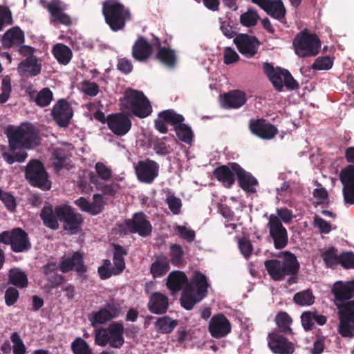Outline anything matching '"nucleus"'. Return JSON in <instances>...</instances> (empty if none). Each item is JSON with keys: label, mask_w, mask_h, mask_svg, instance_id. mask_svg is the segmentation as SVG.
<instances>
[{"label": "nucleus", "mask_w": 354, "mask_h": 354, "mask_svg": "<svg viewBox=\"0 0 354 354\" xmlns=\"http://www.w3.org/2000/svg\"><path fill=\"white\" fill-rule=\"evenodd\" d=\"M6 134L8 145H0V151L3 159L9 165L24 162L28 156L27 150L34 149L41 144L39 130L30 123L8 127Z\"/></svg>", "instance_id": "obj_1"}, {"label": "nucleus", "mask_w": 354, "mask_h": 354, "mask_svg": "<svg viewBox=\"0 0 354 354\" xmlns=\"http://www.w3.org/2000/svg\"><path fill=\"white\" fill-rule=\"evenodd\" d=\"M282 260L269 259L264 262V266L270 278L280 281L289 277L287 283L291 286L298 281L300 264L297 257L290 251H285Z\"/></svg>", "instance_id": "obj_2"}, {"label": "nucleus", "mask_w": 354, "mask_h": 354, "mask_svg": "<svg viewBox=\"0 0 354 354\" xmlns=\"http://www.w3.org/2000/svg\"><path fill=\"white\" fill-rule=\"evenodd\" d=\"M102 15L111 30H122L131 19L129 10L118 0H105L102 2Z\"/></svg>", "instance_id": "obj_3"}, {"label": "nucleus", "mask_w": 354, "mask_h": 354, "mask_svg": "<svg viewBox=\"0 0 354 354\" xmlns=\"http://www.w3.org/2000/svg\"><path fill=\"white\" fill-rule=\"evenodd\" d=\"M122 110H128L139 118H145L152 113L149 100L142 91L131 89L127 91L120 101Z\"/></svg>", "instance_id": "obj_4"}, {"label": "nucleus", "mask_w": 354, "mask_h": 354, "mask_svg": "<svg viewBox=\"0 0 354 354\" xmlns=\"http://www.w3.org/2000/svg\"><path fill=\"white\" fill-rule=\"evenodd\" d=\"M263 70L274 88L279 92H282L284 86L290 91L299 87V83L287 69L279 66L274 67L272 64L265 62L263 64Z\"/></svg>", "instance_id": "obj_5"}, {"label": "nucleus", "mask_w": 354, "mask_h": 354, "mask_svg": "<svg viewBox=\"0 0 354 354\" xmlns=\"http://www.w3.org/2000/svg\"><path fill=\"white\" fill-rule=\"evenodd\" d=\"M292 45L299 57H314L319 52L321 41L315 34L309 33L305 28L295 36Z\"/></svg>", "instance_id": "obj_6"}, {"label": "nucleus", "mask_w": 354, "mask_h": 354, "mask_svg": "<svg viewBox=\"0 0 354 354\" xmlns=\"http://www.w3.org/2000/svg\"><path fill=\"white\" fill-rule=\"evenodd\" d=\"M152 229L150 221L142 212L133 214L131 218L125 220L118 225V230L121 234H138L145 238L151 235Z\"/></svg>", "instance_id": "obj_7"}, {"label": "nucleus", "mask_w": 354, "mask_h": 354, "mask_svg": "<svg viewBox=\"0 0 354 354\" xmlns=\"http://www.w3.org/2000/svg\"><path fill=\"white\" fill-rule=\"evenodd\" d=\"M0 243L10 245L16 253L26 252L32 247L28 233L20 227L0 233Z\"/></svg>", "instance_id": "obj_8"}, {"label": "nucleus", "mask_w": 354, "mask_h": 354, "mask_svg": "<svg viewBox=\"0 0 354 354\" xmlns=\"http://www.w3.org/2000/svg\"><path fill=\"white\" fill-rule=\"evenodd\" d=\"M25 176L29 183L42 190H49L51 183L43 163L36 159L30 160L26 167Z\"/></svg>", "instance_id": "obj_9"}, {"label": "nucleus", "mask_w": 354, "mask_h": 354, "mask_svg": "<svg viewBox=\"0 0 354 354\" xmlns=\"http://www.w3.org/2000/svg\"><path fill=\"white\" fill-rule=\"evenodd\" d=\"M60 222L63 223V229L71 234H75L81 230L84 223L82 215L75 212L73 208L66 204H63V208L57 212Z\"/></svg>", "instance_id": "obj_10"}, {"label": "nucleus", "mask_w": 354, "mask_h": 354, "mask_svg": "<svg viewBox=\"0 0 354 354\" xmlns=\"http://www.w3.org/2000/svg\"><path fill=\"white\" fill-rule=\"evenodd\" d=\"M267 226L275 249L281 250L286 248L288 243V232L279 218L275 214H270Z\"/></svg>", "instance_id": "obj_11"}, {"label": "nucleus", "mask_w": 354, "mask_h": 354, "mask_svg": "<svg viewBox=\"0 0 354 354\" xmlns=\"http://www.w3.org/2000/svg\"><path fill=\"white\" fill-rule=\"evenodd\" d=\"M59 270L62 273L75 270L79 277L85 279L88 268L84 263L83 253L76 251L71 256L63 257L59 263Z\"/></svg>", "instance_id": "obj_12"}, {"label": "nucleus", "mask_w": 354, "mask_h": 354, "mask_svg": "<svg viewBox=\"0 0 354 354\" xmlns=\"http://www.w3.org/2000/svg\"><path fill=\"white\" fill-rule=\"evenodd\" d=\"M51 115L59 127L67 128L73 117V110L66 100L59 99L54 104Z\"/></svg>", "instance_id": "obj_13"}, {"label": "nucleus", "mask_w": 354, "mask_h": 354, "mask_svg": "<svg viewBox=\"0 0 354 354\" xmlns=\"http://www.w3.org/2000/svg\"><path fill=\"white\" fill-rule=\"evenodd\" d=\"M41 3L43 7L50 13L51 24L59 23L66 26L73 24L71 17L64 12L65 8L60 0H52L49 3L41 0Z\"/></svg>", "instance_id": "obj_14"}, {"label": "nucleus", "mask_w": 354, "mask_h": 354, "mask_svg": "<svg viewBox=\"0 0 354 354\" xmlns=\"http://www.w3.org/2000/svg\"><path fill=\"white\" fill-rule=\"evenodd\" d=\"M158 117L154 120V126L156 129L161 133H167V124L174 126L175 129L177 126L185 121V118L182 115L177 113L174 109H167L160 111Z\"/></svg>", "instance_id": "obj_15"}, {"label": "nucleus", "mask_w": 354, "mask_h": 354, "mask_svg": "<svg viewBox=\"0 0 354 354\" xmlns=\"http://www.w3.org/2000/svg\"><path fill=\"white\" fill-rule=\"evenodd\" d=\"M135 171L140 182L150 184L158 176L159 165L151 159L140 160L135 167Z\"/></svg>", "instance_id": "obj_16"}, {"label": "nucleus", "mask_w": 354, "mask_h": 354, "mask_svg": "<svg viewBox=\"0 0 354 354\" xmlns=\"http://www.w3.org/2000/svg\"><path fill=\"white\" fill-rule=\"evenodd\" d=\"M199 295V271L194 272L192 281L189 282L183 290L180 297L181 306L186 310L193 308Z\"/></svg>", "instance_id": "obj_17"}, {"label": "nucleus", "mask_w": 354, "mask_h": 354, "mask_svg": "<svg viewBox=\"0 0 354 354\" xmlns=\"http://www.w3.org/2000/svg\"><path fill=\"white\" fill-rule=\"evenodd\" d=\"M238 50L245 57L252 58L257 53L260 46L259 40L254 36L240 34L234 39Z\"/></svg>", "instance_id": "obj_18"}, {"label": "nucleus", "mask_w": 354, "mask_h": 354, "mask_svg": "<svg viewBox=\"0 0 354 354\" xmlns=\"http://www.w3.org/2000/svg\"><path fill=\"white\" fill-rule=\"evenodd\" d=\"M107 125L115 135L122 136L129 131L132 124L127 115L119 113H111L107 116Z\"/></svg>", "instance_id": "obj_19"}, {"label": "nucleus", "mask_w": 354, "mask_h": 354, "mask_svg": "<svg viewBox=\"0 0 354 354\" xmlns=\"http://www.w3.org/2000/svg\"><path fill=\"white\" fill-rule=\"evenodd\" d=\"M249 129L252 134L263 140H270L278 133L277 128L265 119L251 120Z\"/></svg>", "instance_id": "obj_20"}, {"label": "nucleus", "mask_w": 354, "mask_h": 354, "mask_svg": "<svg viewBox=\"0 0 354 354\" xmlns=\"http://www.w3.org/2000/svg\"><path fill=\"white\" fill-rule=\"evenodd\" d=\"M208 330L212 337L221 339L231 332L232 326L230 321L224 315L217 314L210 319Z\"/></svg>", "instance_id": "obj_21"}, {"label": "nucleus", "mask_w": 354, "mask_h": 354, "mask_svg": "<svg viewBox=\"0 0 354 354\" xmlns=\"http://www.w3.org/2000/svg\"><path fill=\"white\" fill-rule=\"evenodd\" d=\"M232 169L234 170L239 187L248 193L256 192L255 186L258 185L257 180L250 172L245 171L237 162H233Z\"/></svg>", "instance_id": "obj_22"}, {"label": "nucleus", "mask_w": 354, "mask_h": 354, "mask_svg": "<svg viewBox=\"0 0 354 354\" xmlns=\"http://www.w3.org/2000/svg\"><path fill=\"white\" fill-rule=\"evenodd\" d=\"M263 9L268 15L283 22L286 13L281 0H257L253 2Z\"/></svg>", "instance_id": "obj_23"}, {"label": "nucleus", "mask_w": 354, "mask_h": 354, "mask_svg": "<svg viewBox=\"0 0 354 354\" xmlns=\"http://www.w3.org/2000/svg\"><path fill=\"white\" fill-rule=\"evenodd\" d=\"M62 208L63 204L53 207L52 205L46 203L41 209L39 214L44 225L50 230H58L59 227V221H60L61 216H58L59 213L57 212Z\"/></svg>", "instance_id": "obj_24"}, {"label": "nucleus", "mask_w": 354, "mask_h": 354, "mask_svg": "<svg viewBox=\"0 0 354 354\" xmlns=\"http://www.w3.org/2000/svg\"><path fill=\"white\" fill-rule=\"evenodd\" d=\"M93 201L90 202L84 197H80L74 201V203L80 207L82 212L88 213L95 216L100 214L103 209L105 202L103 201L102 194H95L93 196Z\"/></svg>", "instance_id": "obj_25"}, {"label": "nucleus", "mask_w": 354, "mask_h": 354, "mask_svg": "<svg viewBox=\"0 0 354 354\" xmlns=\"http://www.w3.org/2000/svg\"><path fill=\"white\" fill-rule=\"evenodd\" d=\"M268 346L270 350L277 354H292L294 348L290 342L283 335L272 333L269 334Z\"/></svg>", "instance_id": "obj_26"}, {"label": "nucleus", "mask_w": 354, "mask_h": 354, "mask_svg": "<svg viewBox=\"0 0 354 354\" xmlns=\"http://www.w3.org/2000/svg\"><path fill=\"white\" fill-rule=\"evenodd\" d=\"M149 310L156 315H163L169 308V298L160 292L151 294L147 304Z\"/></svg>", "instance_id": "obj_27"}, {"label": "nucleus", "mask_w": 354, "mask_h": 354, "mask_svg": "<svg viewBox=\"0 0 354 354\" xmlns=\"http://www.w3.org/2000/svg\"><path fill=\"white\" fill-rule=\"evenodd\" d=\"M152 44L144 37L140 36L132 46V57L138 62H145L151 55Z\"/></svg>", "instance_id": "obj_28"}, {"label": "nucleus", "mask_w": 354, "mask_h": 354, "mask_svg": "<svg viewBox=\"0 0 354 354\" xmlns=\"http://www.w3.org/2000/svg\"><path fill=\"white\" fill-rule=\"evenodd\" d=\"M332 293L339 301L348 300L354 297V279L348 281H339L333 286Z\"/></svg>", "instance_id": "obj_29"}, {"label": "nucleus", "mask_w": 354, "mask_h": 354, "mask_svg": "<svg viewBox=\"0 0 354 354\" xmlns=\"http://www.w3.org/2000/svg\"><path fill=\"white\" fill-rule=\"evenodd\" d=\"M154 46L158 47V51L156 54V58L160 63L168 68H174L177 62V56L174 50L161 46V42L159 38H155Z\"/></svg>", "instance_id": "obj_30"}, {"label": "nucleus", "mask_w": 354, "mask_h": 354, "mask_svg": "<svg viewBox=\"0 0 354 354\" xmlns=\"http://www.w3.org/2000/svg\"><path fill=\"white\" fill-rule=\"evenodd\" d=\"M221 97V104L225 109H238L246 103L245 93L239 90L231 91Z\"/></svg>", "instance_id": "obj_31"}, {"label": "nucleus", "mask_w": 354, "mask_h": 354, "mask_svg": "<svg viewBox=\"0 0 354 354\" xmlns=\"http://www.w3.org/2000/svg\"><path fill=\"white\" fill-rule=\"evenodd\" d=\"M58 269L59 264H57V263L53 261H48L41 268L43 274L52 288H58L65 280L62 274L57 273Z\"/></svg>", "instance_id": "obj_32"}, {"label": "nucleus", "mask_w": 354, "mask_h": 354, "mask_svg": "<svg viewBox=\"0 0 354 354\" xmlns=\"http://www.w3.org/2000/svg\"><path fill=\"white\" fill-rule=\"evenodd\" d=\"M232 164L233 162H230L227 165H221L213 171L214 178L227 188L231 187L235 183V174L232 169Z\"/></svg>", "instance_id": "obj_33"}, {"label": "nucleus", "mask_w": 354, "mask_h": 354, "mask_svg": "<svg viewBox=\"0 0 354 354\" xmlns=\"http://www.w3.org/2000/svg\"><path fill=\"white\" fill-rule=\"evenodd\" d=\"M41 65L35 56H29L18 65V72L23 76L34 77L41 73Z\"/></svg>", "instance_id": "obj_34"}, {"label": "nucleus", "mask_w": 354, "mask_h": 354, "mask_svg": "<svg viewBox=\"0 0 354 354\" xmlns=\"http://www.w3.org/2000/svg\"><path fill=\"white\" fill-rule=\"evenodd\" d=\"M188 283L187 277L185 274L181 271H172L167 278L166 286L167 288L174 294L181 290Z\"/></svg>", "instance_id": "obj_35"}, {"label": "nucleus", "mask_w": 354, "mask_h": 354, "mask_svg": "<svg viewBox=\"0 0 354 354\" xmlns=\"http://www.w3.org/2000/svg\"><path fill=\"white\" fill-rule=\"evenodd\" d=\"M109 344L112 348H120L124 343V326L120 322H114L108 328Z\"/></svg>", "instance_id": "obj_36"}, {"label": "nucleus", "mask_w": 354, "mask_h": 354, "mask_svg": "<svg viewBox=\"0 0 354 354\" xmlns=\"http://www.w3.org/2000/svg\"><path fill=\"white\" fill-rule=\"evenodd\" d=\"M24 33L19 27L8 30L2 37L1 43L5 48L20 46L24 42Z\"/></svg>", "instance_id": "obj_37"}, {"label": "nucleus", "mask_w": 354, "mask_h": 354, "mask_svg": "<svg viewBox=\"0 0 354 354\" xmlns=\"http://www.w3.org/2000/svg\"><path fill=\"white\" fill-rule=\"evenodd\" d=\"M30 100L40 107L48 106L53 100V93L49 88H43L41 91L31 90L28 92Z\"/></svg>", "instance_id": "obj_38"}, {"label": "nucleus", "mask_w": 354, "mask_h": 354, "mask_svg": "<svg viewBox=\"0 0 354 354\" xmlns=\"http://www.w3.org/2000/svg\"><path fill=\"white\" fill-rule=\"evenodd\" d=\"M113 261L115 270V275L120 274L125 268L124 257L128 254V251L123 246L119 244H113Z\"/></svg>", "instance_id": "obj_39"}, {"label": "nucleus", "mask_w": 354, "mask_h": 354, "mask_svg": "<svg viewBox=\"0 0 354 354\" xmlns=\"http://www.w3.org/2000/svg\"><path fill=\"white\" fill-rule=\"evenodd\" d=\"M178 321L172 319L169 316L158 317L154 323L157 332L162 334H169L177 326Z\"/></svg>", "instance_id": "obj_40"}, {"label": "nucleus", "mask_w": 354, "mask_h": 354, "mask_svg": "<svg viewBox=\"0 0 354 354\" xmlns=\"http://www.w3.org/2000/svg\"><path fill=\"white\" fill-rule=\"evenodd\" d=\"M169 270V264L167 258L164 256L158 257L151 264L150 272L153 278L161 277L164 276Z\"/></svg>", "instance_id": "obj_41"}, {"label": "nucleus", "mask_w": 354, "mask_h": 354, "mask_svg": "<svg viewBox=\"0 0 354 354\" xmlns=\"http://www.w3.org/2000/svg\"><path fill=\"white\" fill-rule=\"evenodd\" d=\"M53 53L59 63L66 65L71 61L73 53L69 47L63 44H57L53 48Z\"/></svg>", "instance_id": "obj_42"}, {"label": "nucleus", "mask_w": 354, "mask_h": 354, "mask_svg": "<svg viewBox=\"0 0 354 354\" xmlns=\"http://www.w3.org/2000/svg\"><path fill=\"white\" fill-rule=\"evenodd\" d=\"M169 253L170 261L173 266L180 267L185 264V252L180 245L177 243L171 244L169 246Z\"/></svg>", "instance_id": "obj_43"}, {"label": "nucleus", "mask_w": 354, "mask_h": 354, "mask_svg": "<svg viewBox=\"0 0 354 354\" xmlns=\"http://www.w3.org/2000/svg\"><path fill=\"white\" fill-rule=\"evenodd\" d=\"M9 283L19 288H25L28 285V278L25 272L19 270H11L9 273Z\"/></svg>", "instance_id": "obj_44"}, {"label": "nucleus", "mask_w": 354, "mask_h": 354, "mask_svg": "<svg viewBox=\"0 0 354 354\" xmlns=\"http://www.w3.org/2000/svg\"><path fill=\"white\" fill-rule=\"evenodd\" d=\"M88 319L91 322V325L95 327L98 324H104L113 319V316L106 308H103L97 312L93 313Z\"/></svg>", "instance_id": "obj_45"}, {"label": "nucleus", "mask_w": 354, "mask_h": 354, "mask_svg": "<svg viewBox=\"0 0 354 354\" xmlns=\"http://www.w3.org/2000/svg\"><path fill=\"white\" fill-rule=\"evenodd\" d=\"M260 17L254 8L248 10L240 16V23L245 27H252L257 25Z\"/></svg>", "instance_id": "obj_46"}, {"label": "nucleus", "mask_w": 354, "mask_h": 354, "mask_svg": "<svg viewBox=\"0 0 354 354\" xmlns=\"http://www.w3.org/2000/svg\"><path fill=\"white\" fill-rule=\"evenodd\" d=\"M53 165L56 170L59 171L63 168H68V157L64 149H56L53 153Z\"/></svg>", "instance_id": "obj_47"}, {"label": "nucleus", "mask_w": 354, "mask_h": 354, "mask_svg": "<svg viewBox=\"0 0 354 354\" xmlns=\"http://www.w3.org/2000/svg\"><path fill=\"white\" fill-rule=\"evenodd\" d=\"M339 177L343 187H354V165H349L344 168Z\"/></svg>", "instance_id": "obj_48"}, {"label": "nucleus", "mask_w": 354, "mask_h": 354, "mask_svg": "<svg viewBox=\"0 0 354 354\" xmlns=\"http://www.w3.org/2000/svg\"><path fill=\"white\" fill-rule=\"evenodd\" d=\"M337 307L339 309L340 317L354 324V301H349L341 305L337 304Z\"/></svg>", "instance_id": "obj_49"}, {"label": "nucleus", "mask_w": 354, "mask_h": 354, "mask_svg": "<svg viewBox=\"0 0 354 354\" xmlns=\"http://www.w3.org/2000/svg\"><path fill=\"white\" fill-rule=\"evenodd\" d=\"M295 304L299 306H310L315 301V297L312 290L308 289L304 291L297 292L293 297Z\"/></svg>", "instance_id": "obj_50"}, {"label": "nucleus", "mask_w": 354, "mask_h": 354, "mask_svg": "<svg viewBox=\"0 0 354 354\" xmlns=\"http://www.w3.org/2000/svg\"><path fill=\"white\" fill-rule=\"evenodd\" d=\"M178 139L187 144L192 141L193 133L189 127L182 122L174 129Z\"/></svg>", "instance_id": "obj_51"}, {"label": "nucleus", "mask_w": 354, "mask_h": 354, "mask_svg": "<svg viewBox=\"0 0 354 354\" xmlns=\"http://www.w3.org/2000/svg\"><path fill=\"white\" fill-rule=\"evenodd\" d=\"M322 257L328 268H332L339 263V256L337 254V250L334 247L329 248L324 252L322 254Z\"/></svg>", "instance_id": "obj_52"}, {"label": "nucleus", "mask_w": 354, "mask_h": 354, "mask_svg": "<svg viewBox=\"0 0 354 354\" xmlns=\"http://www.w3.org/2000/svg\"><path fill=\"white\" fill-rule=\"evenodd\" d=\"M292 322L290 317L285 312H280L276 317V323L281 331L285 333H291L290 324Z\"/></svg>", "instance_id": "obj_53"}, {"label": "nucleus", "mask_w": 354, "mask_h": 354, "mask_svg": "<svg viewBox=\"0 0 354 354\" xmlns=\"http://www.w3.org/2000/svg\"><path fill=\"white\" fill-rule=\"evenodd\" d=\"M351 324V322L339 317L338 332L342 337H353L354 336V326Z\"/></svg>", "instance_id": "obj_54"}, {"label": "nucleus", "mask_w": 354, "mask_h": 354, "mask_svg": "<svg viewBox=\"0 0 354 354\" xmlns=\"http://www.w3.org/2000/svg\"><path fill=\"white\" fill-rule=\"evenodd\" d=\"M174 232L188 243L192 242L196 236L195 232L184 225H176Z\"/></svg>", "instance_id": "obj_55"}, {"label": "nucleus", "mask_w": 354, "mask_h": 354, "mask_svg": "<svg viewBox=\"0 0 354 354\" xmlns=\"http://www.w3.org/2000/svg\"><path fill=\"white\" fill-rule=\"evenodd\" d=\"M333 65V58L329 56L318 57L312 65L314 70H328Z\"/></svg>", "instance_id": "obj_56"}, {"label": "nucleus", "mask_w": 354, "mask_h": 354, "mask_svg": "<svg viewBox=\"0 0 354 354\" xmlns=\"http://www.w3.org/2000/svg\"><path fill=\"white\" fill-rule=\"evenodd\" d=\"M71 350L74 354H83L92 351L87 342L81 337H77L72 342Z\"/></svg>", "instance_id": "obj_57"}, {"label": "nucleus", "mask_w": 354, "mask_h": 354, "mask_svg": "<svg viewBox=\"0 0 354 354\" xmlns=\"http://www.w3.org/2000/svg\"><path fill=\"white\" fill-rule=\"evenodd\" d=\"M167 139V137H163L162 138H156L153 141V149L157 154L165 156L170 153V147L165 142Z\"/></svg>", "instance_id": "obj_58"}, {"label": "nucleus", "mask_w": 354, "mask_h": 354, "mask_svg": "<svg viewBox=\"0 0 354 354\" xmlns=\"http://www.w3.org/2000/svg\"><path fill=\"white\" fill-rule=\"evenodd\" d=\"M1 93L0 94V104L6 103L10 97L12 91L10 78L6 76L1 81Z\"/></svg>", "instance_id": "obj_59"}, {"label": "nucleus", "mask_w": 354, "mask_h": 354, "mask_svg": "<svg viewBox=\"0 0 354 354\" xmlns=\"http://www.w3.org/2000/svg\"><path fill=\"white\" fill-rule=\"evenodd\" d=\"M82 91L88 96L95 97L99 93L100 88L95 82L84 80L82 82Z\"/></svg>", "instance_id": "obj_60"}, {"label": "nucleus", "mask_w": 354, "mask_h": 354, "mask_svg": "<svg viewBox=\"0 0 354 354\" xmlns=\"http://www.w3.org/2000/svg\"><path fill=\"white\" fill-rule=\"evenodd\" d=\"M95 169L102 180H109L112 176L111 169L103 162H97L95 165Z\"/></svg>", "instance_id": "obj_61"}, {"label": "nucleus", "mask_w": 354, "mask_h": 354, "mask_svg": "<svg viewBox=\"0 0 354 354\" xmlns=\"http://www.w3.org/2000/svg\"><path fill=\"white\" fill-rule=\"evenodd\" d=\"M339 263L346 269L354 268V254L352 252H343L339 255Z\"/></svg>", "instance_id": "obj_62"}, {"label": "nucleus", "mask_w": 354, "mask_h": 354, "mask_svg": "<svg viewBox=\"0 0 354 354\" xmlns=\"http://www.w3.org/2000/svg\"><path fill=\"white\" fill-rule=\"evenodd\" d=\"M12 18L10 9L3 6H0V31L5 24H12Z\"/></svg>", "instance_id": "obj_63"}, {"label": "nucleus", "mask_w": 354, "mask_h": 354, "mask_svg": "<svg viewBox=\"0 0 354 354\" xmlns=\"http://www.w3.org/2000/svg\"><path fill=\"white\" fill-rule=\"evenodd\" d=\"M19 296V291L15 288H8L5 292V302L6 305L8 306L14 305L17 302Z\"/></svg>", "instance_id": "obj_64"}]
</instances>
